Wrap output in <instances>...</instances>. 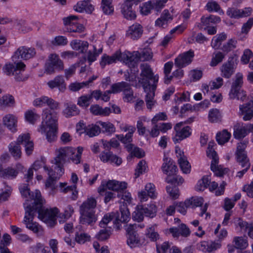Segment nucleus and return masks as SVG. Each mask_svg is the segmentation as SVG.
I'll use <instances>...</instances> for the list:
<instances>
[{
  "label": "nucleus",
  "instance_id": "1",
  "mask_svg": "<svg viewBox=\"0 0 253 253\" xmlns=\"http://www.w3.org/2000/svg\"><path fill=\"white\" fill-rule=\"evenodd\" d=\"M140 69V77L138 82L142 85L144 92L146 93L145 101L147 107L148 109H151L156 103L154 97L159 80V76L154 75L150 66L147 64H141Z\"/></svg>",
  "mask_w": 253,
  "mask_h": 253
},
{
  "label": "nucleus",
  "instance_id": "2",
  "mask_svg": "<svg viewBox=\"0 0 253 253\" xmlns=\"http://www.w3.org/2000/svg\"><path fill=\"white\" fill-rule=\"evenodd\" d=\"M58 112L45 109L42 111V122L40 126V131L46 134L48 141H53L57 137L58 128Z\"/></svg>",
  "mask_w": 253,
  "mask_h": 253
},
{
  "label": "nucleus",
  "instance_id": "3",
  "mask_svg": "<svg viewBox=\"0 0 253 253\" xmlns=\"http://www.w3.org/2000/svg\"><path fill=\"white\" fill-rule=\"evenodd\" d=\"M31 206L32 209L35 211V214L38 213L39 218L47 224L48 226L52 227L56 224L57 215L59 212L57 208L50 209L43 208L42 199L36 203L35 206Z\"/></svg>",
  "mask_w": 253,
  "mask_h": 253
},
{
  "label": "nucleus",
  "instance_id": "4",
  "mask_svg": "<svg viewBox=\"0 0 253 253\" xmlns=\"http://www.w3.org/2000/svg\"><path fill=\"white\" fill-rule=\"evenodd\" d=\"M96 206V201L92 198H88L83 202L80 207L81 223L91 225L96 221L97 217L94 210Z\"/></svg>",
  "mask_w": 253,
  "mask_h": 253
},
{
  "label": "nucleus",
  "instance_id": "5",
  "mask_svg": "<svg viewBox=\"0 0 253 253\" xmlns=\"http://www.w3.org/2000/svg\"><path fill=\"white\" fill-rule=\"evenodd\" d=\"M24 207L25 210L24 222L26 225V227L35 233H42V226L38 223L33 221L35 215V211L32 209L31 205L29 203L28 200L26 201L24 204Z\"/></svg>",
  "mask_w": 253,
  "mask_h": 253
},
{
  "label": "nucleus",
  "instance_id": "6",
  "mask_svg": "<svg viewBox=\"0 0 253 253\" xmlns=\"http://www.w3.org/2000/svg\"><path fill=\"white\" fill-rule=\"evenodd\" d=\"M243 78L242 74L238 73L236 75V79L233 82L229 93L230 99H233L236 98L238 100L244 101L246 97V93L243 90L241 89L243 84Z\"/></svg>",
  "mask_w": 253,
  "mask_h": 253
},
{
  "label": "nucleus",
  "instance_id": "7",
  "mask_svg": "<svg viewBox=\"0 0 253 253\" xmlns=\"http://www.w3.org/2000/svg\"><path fill=\"white\" fill-rule=\"evenodd\" d=\"M74 148L69 147H62L55 150V157L51 161V164L63 168L68 156L74 154Z\"/></svg>",
  "mask_w": 253,
  "mask_h": 253
},
{
  "label": "nucleus",
  "instance_id": "8",
  "mask_svg": "<svg viewBox=\"0 0 253 253\" xmlns=\"http://www.w3.org/2000/svg\"><path fill=\"white\" fill-rule=\"evenodd\" d=\"M127 188V183L125 182H120L115 180H109L107 182L103 181L98 188V192L100 195L107 189L111 190L118 193H123Z\"/></svg>",
  "mask_w": 253,
  "mask_h": 253
},
{
  "label": "nucleus",
  "instance_id": "9",
  "mask_svg": "<svg viewBox=\"0 0 253 253\" xmlns=\"http://www.w3.org/2000/svg\"><path fill=\"white\" fill-rule=\"evenodd\" d=\"M63 69V63L60 59L58 55L56 54H51L45 65V72L48 74H52L55 73V70L62 71Z\"/></svg>",
  "mask_w": 253,
  "mask_h": 253
},
{
  "label": "nucleus",
  "instance_id": "10",
  "mask_svg": "<svg viewBox=\"0 0 253 253\" xmlns=\"http://www.w3.org/2000/svg\"><path fill=\"white\" fill-rule=\"evenodd\" d=\"M44 170L47 172L49 178L45 183L46 187H52L54 186V182L55 181L59 179V178L64 173V169L58 166L54 165L52 168L49 169L47 167H43Z\"/></svg>",
  "mask_w": 253,
  "mask_h": 253
},
{
  "label": "nucleus",
  "instance_id": "11",
  "mask_svg": "<svg viewBox=\"0 0 253 253\" xmlns=\"http://www.w3.org/2000/svg\"><path fill=\"white\" fill-rule=\"evenodd\" d=\"M139 56V52L138 51L132 52L128 51H126L123 53L121 52V61L125 63L130 68H135L140 61Z\"/></svg>",
  "mask_w": 253,
  "mask_h": 253
},
{
  "label": "nucleus",
  "instance_id": "12",
  "mask_svg": "<svg viewBox=\"0 0 253 253\" xmlns=\"http://www.w3.org/2000/svg\"><path fill=\"white\" fill-rule=\"evenodd\" d=\"M237 63L238 59L236 55L230 57L228 61L221 67L220 70L222 77L227 79L230 78L235 72Z\"/></svg>",
  "mask_w": 253,
  "mask_h": 253
},
{
  "label": "nucleus",
  "instance_id": "13",
  "mask_svg": "<svg viewBox=\"0 0 253 253\" xmlns=\"http://www.w3.org/2000/svg\"><path fill=\"white\" fill-rule=\"evenodd\" d=\"M183 125V122H180L176 124L174 127L175 134L172 139L174 143H178L181 140L190 136L191 134V128L186 126L181 128Z\"/></svg>",
  "mask_w": 253,
  "mask_h": 253
},
{
  "label": "nucleus",
  "instance_id": "14",
  "mask_svg": "<svg viewBox=\"0 0 253 253\" xmlns=\"http://www.w3.org/2000/svg\"><path fill=\"white\" fill-rule=\"evenodd\" d=\"M19 190L20 193L23 197L25 198L29 197L31 199L34 200V201L32 203V206H35L36 203L42 200L40 191L38 190H36L34 192L31 193L30 192V189L28 187V184H23L21 185L19 187Z\"/></svg>",
  "mask_w": 253,
  "mask_h": 253
},
{
  "label": "nucleus",
  "instance_id": "15",
  "mask_svg": "<svg viewBox=\"0 0 253 253\" xmlns=\"http://www.w3.org/2000/svg\"><path fill=\"white\" fill-rule=\"evenodd\" d=\"M194 56V52L192 50L181 54L175 59V65L179 68H182L191 63Z\"/></svg>",
  "mask_w": 253,
  "mask_h": 253
},
{
  "label": "nucleus",
  "instance_id": "16",
  "mask_svg": "<svg viewBox=\"0 0 253 253\" xmlns=\"http://www.w3.org/2000/svg\"><path fill=\"white\" fill-rule=\"evenodd\" d=\"M36 54V51L34 48L21 46L15 52L14 56H12L13 60L17 57L27 60L34 57Z\"/></svg>",
  "mask_w": 253,
  "mask_h": 253
},
{
  "label": "nucleus",
  "instance_id": "17",
  "mask_svg": "<svg viewBox=\"0 0 253 253\" xmlns=\"http://www.w3.org/2000/svg\"><path fill=\"white\" fill-rule=\"evenodd\" d=\"M143 33V27L138 23L130 26L126 32V36L133 40L139 39Z\"/></svg>",
  "mask_w": 253,
  "mask_h": 253
},
{
  "label": "nucleus",
  "instance_id": "18",
  "mask_svg": "<svg viewBox=\"0 0 253 253\" xmlns=\"http://www.w3.org/2000/svg\"><path fill=\"white\" fill-rule=\"evenodd\" d=\"M18 144L24 145L25 150L27 155L32 154L34 150V143L30 139V136L29 133L23 134L19 135L17 138Z\"/></svg>",
  "mask_w": 253,
  "mask_h": 253
},
{
  "label": "nucleus",
  "instance_id": "19",
  "mask_svg": "<svg viewBox=\"0 0 253 253\" xmlns=\"http://www.w3.org/2000/svg\"><path fill=\"white\" fill-rule=\"evenodd\" d=\"M177 169V167L173 164L170 159L168 157L164 158V163L162 166L163 172L167 175V177H170L175 174Z\"/></svg>",
  "mask_w": 253,
  "mask_h": 253
},
{
  "label": "nucleus",
  "instance_id": "20",
  "mask_svg": "<svg viewBox=\"0 0 253 253\" xmlns=\"http://www.w3.org/2000/svg\"><path fill=\"white\" fill-rule=\"evenodd\" d=\"M100 159L103 163L110 162L114 163L117 166L120 165L122 163V160L121 158L114 155L111 151H103L100 154Z\"/></svg>",
  "mask_w": 253,
  "mask_h": 253
},
{
  "label": "nucleus",
  "instance_id": "21",
  "mask_svg": "<svg viewBox=\"0 0 253 253\" xmlns=\"http://www.w3.org/2000/svg\"><path fill=\"white\" fill-rule=\"evenodd\" d=\"M210 158L212 159L211 169L216 176L222 177L228 172V169H223L221 166L218 165V157L217 154L215 156L213 155Z\"/></svg>",
  "mask_w": 253,
  "mask_h": 253
},
{
  "label": "nucleus",
  "instance_id": "22",
  "mask_svg": "<svg viewBox=\"0 0 253 253\" xmlns=\"http://www.w3.org/2000/svg\"><path fill=\"white\" fill-rule=\"evenodd\" d=\"M121 216L119 214L114 221L115 228L119 230L121 227L122 223H125L130 219V212L126 207L124 206L120 208Z\"/></svg>",
  "mask_w": 253,
  "mask_h": 253
},
{
  "label": "nucleus",
  "instance_id": "23",
  "mask_svg": "<svg viewBox=\"0 0 253 253\" xmlns=\"http://www.w3.org/2000/svg\"><path fill=\"white\" fill-rule=\"evenodd\" d=\"M169 232L173 237H178L180 235L187 237L190 234L189 228L183 223L180 224L177 227H172L169 229Z\"/></svg>",
  "mask_w": 253,
  "mask_h": 253
},
{
  "label": "nucleus",
  "instance_id": "24",
  "mask_svg": "<svg viewBox=\"0 0 253 253\" xmlns=\"http://www.w3.org/2000/svg\"><path fill=\"white\" fill-rule=\"evenodd\" d=\"M176 153L178 154V163L181 170L185 173H188L190 171L191 166L187 160L186 157L184 155L183 152L179 149H176Z\"/></svg>",
  "mask_w": 253,
  "mask_h": 253
},
{
  "label": "nucleus",
  "instance_id": "25",
  "mask_svg": "<svg viewBox=\"0 0 253 253\" xmlns=\"http://www.w3.org/2000/svg\"><path fill=\"white\" fill-rule=\"evenodd\" d=\"M47 85L51 89L58 87L60 91L63 92L66 88V84L62 76H57L53 80L49 81Z\"/></svg>",
  "mask_w": 253,
  "mask_h": 253
},
{
  "label": "nucleus",
  "instance_id": "26",
  "mask_svg": "<svg viewBox=\"0 0 253 253\" xmlns=\"http://www.w3.org/2000/svg\"><path fill=\"white\" fill-rule=\"evenodd\" d=\"M253 100L250 101L245 105H240L239 108L241 114L244 115L243 119L244 121H249L253 117Z\"/></svg>",
  "mask_w": 253,
  "mask_h": 253
},
{
  "label": "nucleus",
  "instance_id": "27",
  "mask_svg": "<svg viewBox=\"0 0 253 253\" xmlns=\"http://www.w3.org/2000/svg\"><path fill=\"white\" fill-rule=\"evenodd\" d=\"M90 0H84L79 1L74 6V9L79 12H86L91 13L94 10L93 6L90 3Z\"/></svg>",
  "mask_w": 253,
  "mask_h": 253
},
{
  "label": "nucleus",
  "instance_id": "28",
  "mask_svg": "<svg viewBox=\"0 0 253 253\" xmlns=\"http://www.w3.org/2000/svg\"><path fill=\"white\" fill-rule=\"evenodd\" d=\"M117 61H121V51L118 50L112 56L104 55L101 57L100 64L102 68H104L107 64H111L115 63Z\"/></svg>",
  "mask_w": 253,
  "mask_h": 253
},
{
  "label": "nucleus",
  "instance_id": "29",
  "mask_svg": "<svg viewBox=\"0 0 253 253\" xmlns=\"http://www.w3.org/2000/svg\"><path fill=\"white\" fill-rule=\"evenodd\" d=\"M64 106L65 108L63 110L62 113L66 118L76 116L80 113V110L76 105L72 103H65Z\"/></svg>",
  "mask_w": 253,
  "mask_h": 253
},
{
  "label": "nucleus",
  "instance_id": "30",
  "mask_svg": "<svg viewBox=\"0 0 253 253\" xmlns=\"http://www.w3.org/2000/svg\"><path fill=\"white\" fill-rule=\"evenodd\" d=\"M132 3H129V2H125L122 6V13L124 17L129 20H132L136 18V14L134 11L132 9Z\"/></svg>",
  "mask_w": 253,
  "mask_h": 253
},
{
  "label": "nucleus",
  "instance_id": "31",
  "mask_svg": "<svg viewBox=\"0 0 253 253\" xmlns=\"http://www.w3.org/2000/svg\"><path fill=\"white\" fill-rule=\"evenodd\" d=\"M88 45V42L87 41L80 40H74L70 42V45L73 49L78 51L82 53H84L87 51Z\"/></svg>",
  "mask_w": 253,
  "mask_h": 253
},
{
  "label": "nucleus",
  "instance_id": "32",
  "mask_svg": "<svg viewBox=\"0 0 253 253\" xmlns=\"http://www.w3.org/2000/svg\"><path fill=\"white\" fill-rule=\"evenodd\" d=\"M17 119L11 114H7L3 118V125L12 132L16 130Z\"/></svg>",
  "mask_w": 253,
  "mask_h": 253
},
{
  "label": "nucleus",
  "instance_id": "33",
  "mask_svg": "<svg viewBox=\"0 0 253 253\" xmlns=\"http://www.w3.org/2000/svg\"><path fill=\"white\" fill-rule=\"evenodd\" d=\"M17 175V171L12 167L4 169L0 164V176L3 178H14Z\"/></svg>",
  "mask_w": 253,
  "mask_h": 253
},
{
  "label": "nucleus",
  "instance_id": "34",
  "mask_svg": "<svg viewBox=\"0 0 253 253\" xmlns=\"http://www.w3.org/2000/svg\"><path fill=\"white\" fill-rule=\"evenodd\" d=\"M90 112L94 115H100L103 116H109L111 112L110 108L105 107L102 108L98 105H93L90 107Z\"/></svg>",
  "mask_w": 253,
  "mask_h": 253
},
{
  "label": "nucleus",
  "instance_id": "35",
  "mask_svg": "<svg viewBox=\"0 0 253 253\" xmlns=\"http://www.w3.org/2000/svg\"><path fill=\"white\" fill-rule=\"evenodd\" d=\"M172 17L170 14L168 10H164L161 14V17L155 22V24L159 27H164L167 25L168 22L171 21Z\"/></svg>",
  "mask_w": 253,
  "mask_h": 253
},
{
  "label": "nucleus",
  "instance_id": "36",
  "mask_svg": "<svg viewBox=\"0 0 253 253\" xmlns=\"http://www.w3.org/2000/svg\"><path fill=\"white\" fill-rule=\"evenodd\" d=\"M26 65L22 62H18L16 64L15 71L13 76H14L15 80L17 82L25 81L26 78L24 77L22 72L25 70Z\"/></svg>",
  "mask_w": 253,
  "mask_h": 253
},
{
  "label": "nucleus",
  "instance_id": "37",
  "mask_svg": "<svg viewBox=\"0 0 253 253\" xmlns=\"http://www.w3.org/2000/svg\"><path fill=\"white\" fill-rule=\"evenodd\" d=\"M140 205V209L143 211V213L145 216L151 218H153L155 216L157 212V208L154 204H151L147 205V206H143L142 205Z\"/></svg>",
  "mask_w": 253,
  "mask_h": 253
},
{
  "label": "nucleus",
  "instance_id": "38",
  "mask_svg": "<svg viewBox=\"0 0 253 253\" xmlns=\"http://www.w3.org/2000/svg\"><path fill=\"white\" fill-rule=\"evenodd\" d=\"M220 21V17L214 16V15H210L209 17H203L201 18V24H199L198 25V27L200 29H202V25L206 26L207 27H209L211 24L212 23H218Z\"/></svg>",
  "mask_w": 253,
  "mask_h": 253
},
{
  "label": "nucleus",
  "instance_id": "39",
  "mask_svg": "<svg viewBox=\"0 0 253 253\" xmlns=\"http://www.w3.org/2000/svg\"><path fill=\"white\" fill-rule=\"evenodd\" d=\"M20 145V144H18L17 141L16 143L11 142L8 146L9 151L15 160L19 159L21 156Z\"/></svg>",
  "mask_w": 253,
  "mask_h": 253
},
{
  "label": "nucleus",
  "instance_id": "40",
  "mask_svg": "<svg viewBox=\"0 0 253 253\" xmlns=\"http://www.w3.org/2000/svg\"><path fill=\"white\" fill-rule=\"evenodd\" d=\"M209 120L211 123H216L221 121L222 115L217 109H212L209 112Z\"/></svg>",
  "mask_w": 253,
  "mask_h": 253
},
{
  "label": "nucleus",
  "instance_id": "41",
  "mask_svg": "<svg viewBox=\"0 0 253 253\" xmlns=\"http://www.w3.org/2000/svg\"><path fill=\"white\" fill-rule=\"evenodd\" d=\"M203 203L204 199L201 197L193 196L186 200V204L191 208L201 207Z\"/></svg>",
  "mask_w": 253,
  "mask_h": 253
},
{
  "label": "nucleus",
  "instance_id": "42",
  "mask_svg": "<svg viewBox=\"0 0 253 253\" xmlns=\"http://www.w3.org/2000/svg\"><path fill=\"white\" fill-rule=\"evenodd\" d=\"M111 227L102 228L95 235V237L100 241L107 240L112 234Z\"/></svg>",
  "mask_w": 253,
  "mask_h": 253
},
{
  "label": "nucleus",
  "instance_id": "43",
  "mask_svg": "<svg viewBox=\"0 0 253 253\" xmlns=\"http://www.w3.org/2000/svg\"><path fill=\"white\" fill-rule=\"evenodd\" d=\"M173 65V62L171 61L167 62L164 65V82L166 84H169L173 78L172 76L170 75Z\"/></svg>",
  "mask_w": 253,
  "mask_h": 253
},
{
  "label": "nucleus",
  "instance_id": "44",
  "mask_svg": "<svg viewBox=\"0 0 253 253\" xmlns=\"http://www.w3.org/2000/svg\"><path fill=\"white\" fill-rule=\"evenodd\" d=\"M101 7L103 13L106 15H111L114 12L112 0H102Z\"/></svg>",
  "mask_w": 253,
  "mask_h": 253
},
{
  "label": "nucleus",
  "instance_id": "45",
  "mask_svg": "<svg viewBox=\"0 0 253 253\" xmlns=\"http://www.w3.org/2000/svg\"><path fill=\"white\" fill-rule=\"evenodd\" d=\"M227 38L226 35L224 33L217 35L214 37L211 41V45L214 49H218L223 41Z\"/></svg>",
  "mask_w": 253,
  "mask_h": 253
},
{
  "label": "nucleus",
  "instance_id": "46",
  "mask_svg": "<svg viewBox=\"0 0 253 253\" xmlns=\"http://www.w3.org/2000/svg\"><path fill=\"white\" fill-rule=\"evenodd\" d=\"M230 137L231 134L226 130H223L222 132L217 133L216 139L219 144L222 145L228 142Z\"/></svg>",
  "mask_w": 253,
  "mask_h": 253
},
{
  "label": "nucleus",
  "instance_id": "47",
  "mask_svg": "<svg viewBox=\"0 0 253 253\" xmlns=\"http://www.w3.org/2000/svg\"><path fill=\"white\" fill-rule=\"evenodd\" d=\"M84 132L89 137H93L100 133V128L98 126L92 124L85 127Z\"/></svg>",
  "mask_w": 253,
  "mask_h": 253
},
{
  "label": "nucleus",
  "instance_id": "48",
  "mask_svg": "<svg viewBox=\"0 0 253 253\" xmlns=\"http://www.w3.org/2000/svg\"><path fill=\"white\" fill-rule=\"evenodd\" d=\"M25 117L26 121L31 124H34L38 120L40 116L34 110H30L26 112Z\"/></svg>",
  "mask_w": 253,
  "mask_h": 253
},
{
  "label": "nucleus",
  "instance_id": "49",
  "mask_svg": "<svg viewBox=\"0 0 253 253\" xmlns=\"http://www.w3.org/2000/svg\"><path fill=\"white\" fill-rule=\"evenodd\" d=\"M156 225H152L147 229L146 235L151 241L155 242L159 239V234L156 230Z\"/></svg>",
  "mask_w": 253,
  "mask_h": 253
},
{
  "label": "nucleus",
  "instance_id": "50",
  "mask_svg": "<svg viewBox=\"0 0 253 253\" xmlns=\"http://www.w3.org/2000/svg\"><path fill=\"white\" fill-rule=\"evenodd\" d=\"M84 150L82 147H77V153L76 154V150L74 149V154H71L68 157L75 164H78L81 162V156Z\"/></svg>",
  "mask_w": 253,
  "mask_h": 253
},
{
  "label": "nucleus",
  "instance_id": "51",
  "mask_svg": "<svg viewBox=\"0 0 253 253\" xmlns=\"http://www.w3.org/2000/svg\"><path fill=\"white\" fill-rule=\"evenodd\" d=\"M238 224L241 229L248 230L249 236L253 239V226L252 224L248 223L247 222L239 219Z\"/></svg>",
  "mask_w": 253,
  "mask_h": 253
},
{
  "label": "nucleus",
  "instance_id": "52",
  "mask_svg": "<svg viewBox=\"0 0 253 253\" xmlns=\"http://www.w3.org/2000/svg\"><path fill=\"white\" fill-rule=\"evenodd\" d=\"M236 248L240 249H246L248 246V243L246 238L242 237H235L233 240Z\"/></svg>",
  "mask_w": 253,
  "mask_h": 253
},
{
  "label": "nucleus",
  "instance_id": "53",
  "mask_svg": "<svg viewBox=\"0 0 253 253\" xmlns=\"http://www.w3.org/2000/svg\"><path fill=\"white\" fill-rule=\"evenodd\" d=\"M237 161L240 165L245 169L248 170L251 166L250 160L247 157V155L242 156H236Z\"/></svg>",
  "mask_w": 253,
  "mask_h": 253
},
{
  "label": "nucleus",
  "instance_id": "54",
  "mask_svg": "<svg viewBox=\"0 0 253 253\" xmlns=\"http://www.w3.org/2000/svg\"><path fill=\"white\" fill-rule=\"evenodd\" d=\"M248 134L247 130L244 126L240 127L239 126L236 125L234 126V131L233 135L236 139H241L245 137Z\"/></svg>",
  "mask_w": 253,
  "mask_h": 253
},
{
  "label": "nucleus",
  "instance_id": "55",
  "mask_svg": "<svg viewBox=\"0 0 253 253\" xmlns=\"http://www.w3.org/2000/svg\"><path fill=\"white\" fill-rule=\"evenodd\" d=\"M210 179L209 176H204L203 178L199 180L196 186V189L197 191H203L209 185Z\"/></svg>",
  "mask_w": 253,
  "mask_h": 253
},
{
  "label": "nucleus",
  "instance_id": "56",
  "mask_svg": "<svg viewBox=\"0 0 253 253\" xmlns=\"http://www.w3.org/2000/svg\"><path fill=\"white\" fill-rule=\"evenodd\" d=\"M127 244L130 248H135L139 245L140 239L138 234L127 236Z\"/></svg>",
  "mask_w": 253,
  "mask_h": 253
},
{
  "label": "nucleus",
  "instance_id": "57",
  "mask_svg": "<svg viewBox=\"0 0 253 253\" xmlns=\"http://www.w3.org/2000/svg\"><path fill=\"white\" fill-rule=\"evenodd\" d=\"M249 143L248 140L245 139L241 141L237 144V150L236 152V156H242L247 155L245 150Z\"/></svg>",
  "mask_w": 253,
  "mask_h": 253
},
{
  "label": "nucleus",
  "instance_id": "58",
  "mask_svg": "<svg viewBox=\"0 0 253 253\" xmlns=\"http://www.w3.org/2000/svg\"><path fill=\"white\" fill-rule=\"evenodd\" d=\"M90 81H87L82 83L75 82L71 83L69 85V89L73 92L77 91L84 87L88 85Z\"/></svg>",
  "mask_w": 253,
  "mask_h": 253
},
{
  "label": "nucleus",
  "instance_id": "59",
  "mask_svg": "<svg viewBox=\"0 0 253 253\" xmlns=\"http://www.w3.org/2000/svg\"><path fill=\"white\" fill-rule=\"evenodd\" d=\"M97 123L102 127L104 131L109 134H112L115 131L116 128L114 125L110 122L99 121Z\"/></svg>",
  "mask_w": 253,
  "mask_h": 253
},
{
  "label": "nucleus",
  "instance_id": "60",
  "mask_svg": "<svg viewBox=\"0 0 253 253\" xmlns=\"http://www.w3.org/2000/svg\"><path fill=\"white\" fill-rule=\"evenodd\" d=\"M84 30V26L81 24L75 23L74 24L68 26L66 31L68 32L81 33Z\"/></svg>",
  "mask_w": 253,
  "mask_h": 253
},
{
  "label": "nucleus",
  "instance_id": "61",
  "mask_svg": "<svg viewBox=\"0 0 253 253\" xmlns=\"http://www.w3.org/2000/svg\"><path fill=\"white\" fill-rule=\"evenodd\" d=\"M127 84L126 82H122L113 84L111 86L110 92H112V93H117L121 91L123 92Z\"/></svg>",
  "mask_w": 253,
  "mask_h": 253
},
{
  "label": "nucleus",
  "instance_id": "62",
  "mask_svg": "<svg viewBox=\"0 0 253 253\" xmlns=\"http://www.w3.org/2000/svg\"><path fill=\"white\" fill-rule=\"evenodd\" d=\"M147 166L145 161L142 160L139 161L137 164L135 169V175L136 177H138L140 174L145 172L147 170Z\"/></svg>",
  "mask_w": 253,
  "mask_h": 253
},
{
  "label": "nucleus",
  "instance_id": "63",
  "mask_svg": "<svg viewBox=\"0 0 253 253\" xmlns=\"http://www.w3.org/2000/svg\"><path fill=\"white\" fill-rule=\"evenodd\" d=\"M214 56L212 58L210 63L211 66H215L220 63L225 57V55L221 52H217L214 53Z\"/></svg>",
  "mask_w": 253,
  "mask_h": 253
},
{
  "label": "nucleus",
  "instance_id": "64",
  "mask_svg": "<svg viewBox=\"0 0 253 253\" xmlns=\"http://www.w3.org/2000/svg\"><path fill=\"white\" fill-rule=\"evenodd\" d=\"M91 100V97L89 95H83L78 98L77 104L82 107H87Z\"/></svg>",
  "mask_w": 253,
  "mask_h": 253
}]
</instances>
